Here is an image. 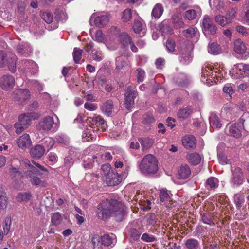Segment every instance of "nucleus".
<instances>
[{"mask_svg": "<svg viewBox=\"0 0 249 249\" xmlns=\"http://www.w3.org/2000/svg\"><path fill=\"white\" fill-rule=\"evenodd\" d=\"M219 185V181L215 177L209 178L205 183V187L208 190H214L217 188Z\"/></svg>", "mask_w": 249, "mask_h": 249, "instance_id": "31", "label": "nucleus"}, {"mask_svg": "<svg viewBox=\"0 0 249 249\" xmlns=\"http://www.w3.org/2000/svg\"><path fill=\"white\" fill-rule=\"evenodd\" d=\"M33 118V114L28 113L20 115L18 117V123L21 125L28 127L30 124L31 121Z\"/></svg>", "mask_w": 249, "mask_h": 249, "instance_id": "28", "label": "nucleus"}, {"mask_svg": "<svg viewBox=\"0 0 249 249\" xmlns=\"http://www.w3.org/2000/svg\"><path fill=\"white\" fill-rule=\"evenodd\" d=\"M92 243L94 249H102L103 245L101 236L97 234L94 235L92 238Z\"/></svg>", "mask_w": 249, "mask_h": 249, "instance_id": "39", "label": "nucleus"}, {"mask_svg": "<svg viewBox=\"0 0 249 249\" xmlns=\"http://www.w3.org/2000/svg\"><path fill=\"white\" fill-rule=\"evenodd\" d=\"M193 112V108L190 106H187L180 109L177 113L178 117L180 119H186Z\"/></svg>", "mask_w": 249, "mask_h": 249, "instance_id": "27", "label": "nucleus"}, {"mask_svg": "<svg viewBox=\"0 0 249 249\" xmlns=\"http://www.w3.org/2000/svg\"><path fill=\"white\" fill-rule=\"evenodd\" d=\"M192 59V57L190 52H187L186 53H182L180 62L183 65L188 64Z\"/></svg>", "mask_w": 249, "mask_h": 249, "instance_id": "44", "label": "nucleus"}, {"mask_svg": "<svg viewBox=\"0 0 249 249\" xmlns=\"http://www.w3.org/2000/svg\"><path fill=\"white\" fill-rule=\"evenodd\" d=\"M27 169L25 174L26 176L29 178V181L33 185H40L42 186H44V182L42 181L37 176L41 177L42 174L41 173L35 166H34L31 161L27 159H25L22 161Z\"/></svg>", "mask_w": 249, "mask_h": 249, "instance_id": "2", "label": "nucleus"}, {"mask_svg": "<svg viewBox=\"0 0 249 249\" xmlns=\"http://www.w3.org/2000/svg\"><path fill=\"white\" fill-rule=\"evenodd\" d=\"M90 125L102 126L105 123L104 119L100 115H95L93 117H89L88 119Z\"/></svg>", "mask_w": 249, "mask_h": 249, "instance_id": "30", "label": "nucleus"}, {"mask_svg": "<svg viewBox=\"0 0 249 249\" xmlns=\"http://www.w3.org/2000/svg\"><path fill=\"white\" fill-rule=\"evenodd\" d=\"M209 73L210 72H208L206 68L202 69V77L201 80L203 82H205V81H207L208 80H211Z\"/></svg>", "mask_w": 249, "mask_h": 249, "instance_id": "62", "label": "nucleus"}, {"mask_svg": "<svg viewBox=\"0 0 249 249\" xmlns=\"http://www.w3.org/2000/svg\"><path fill=\"white\" fill-rule=\"evenodd\" d=\"M7 205V198L6 193L3 192H0V206L2 209L6 207Z\"/></svg>", "mask_w": 249, "mask_h": 249, "instance_id": "56", "label": "nucleus"}, {"mask_svg": "<svg viewBox=\"0 0 249 249\" xmlns=\"http://www.w3.org/2000/svg\"><path fill=\"white\" fill-rule=\"evenodd\" d=\"M127 63L125 61L123 60L121 56H118L116 59V68L118 70L121 69L123 67L126 65Z\"/></svg>", "mask_w": 249, "mask_h": 249, "instance_id": "60", "label": "nucleus"}, {"mask_svg": "<svg viewBox=\"0 0 249 249\" xmlns=\"http://www.w3.org/2000/svg\"><path fill=\"white\" fill-rule=\"evenodd\" d=\"M84 107L89 111H94L97 108V105L94 103L86 102L84 104Z\"/></svg>", "mask_w": 249, "mask_h": 249, "instance_id": "64", "label": "nucleus"}, {"mask_svg": "<svg viewBox=\"0 0 249 249\" xmlns=\"http://www.w3.org/2000/svg\"><path fill=\"white\" fill-rule=\"evenodd\" d=\"M230 72L231 76L235 79L249 77V64L243 63L235 64Z\"/></svg>", "mask_w": 249, "mask_h": 249, "instance_id": "5", "label": "nucleus"}, {"mask_svg": "<svg viewBox=\"0 0 249 249\" xmlns=\"http://www.w3.org/2000/svg\"><path fill=\"white\" fill-rule=\"evenodd\" d=\"M172 194L170 191L166 189H162L160 190L159 194L160 203L162 205H166L171 201Z\"/></svg>", "mask_w": 249, "mask_h": 249, "instance_id": "16", "label": "nucleus"}, {"mask_svg": "<svg viewBox=\"0 0 249 249\" xmlns=\"http://www.w3.org/2000/svg\"><path fill=\"white\" fill-rule=\"evenodd\" d=\"M211 0H209V3L210 6L211 5ZM213 3L214 7H215L217 10H220L224 7L225 0H213Z\"/></svg>", "mask_w": 249, "mask_h": 249, "instance_id": "57", "label": "nucleus"}, {"mask_svg": "<svg viewBox=\"0 0 249 249\" xmlns=\"http://www.w3.org/2000/svg\"><path fill=\"white\" fill-rule=\"evenodd\" d=\"M111 216L118 222L122 221L126 214V207L121 202L112 199Z\"/></svg>", "mask_w": 249, "mask_h": 249, "instance_id": "4", "label": "nucleus"}, {"mask_svg": "<svg viewBox=\"0 0 249 249\" xmlns=\"http://www.w3.org/2000/svg\"><path fill=\"white\" fill-rule=\"evenodd\" d=\"M157 222V218L154 214L151 213L148 215L147 219L148 224L154 226L156 224Z\"/></svg>", "mask_w": 249, "mask_h": 249, "instance_id": "61", "label": "nucleus"}, {"mask_svg": "<svg viewBox=\"0 0 249 249\" xmlns=\"http://www.w3.org/2000/svg\"><path fill=\"white\" fill-rule=\"evenodd\" d=\"M215 21L219 25L223 27L231 23V19L228 18L227 17L220 15H216L215 17Z\"/></svg>", "mask_w": 249, "mask_h": 249, "instance_id": "34", "label": "nucleus"}, {"mask_svg": "<svg viewBox=\"0 0 249 249\" xmlns=\"http://www.w3.org/2000/svg\"><path fill=\"white\" fill-rule=\"evenodd\" d=\"M43 144L45 149H47V151H49L54 145V140L50 137H47L44 139Z\"/></svg>", "mask_w": 249, "mask_h": 249, "instance_id": "51", "label": "nucleus"}, {"mask_svg": "<svg viewBox=\"0 0 249 249\" xmlns=\"http://www.w3.org/2000/svg\"><path fill=\"white\" fill-rule=\"evenodd\" d=\"M210 126L213 128H220L222 124L219 117L214 113H211L209 118Z\"/></svg>", "mask_w": 249, "mask_h": 249, "instance_id": "24", "label": "nucleus"}, {"mask_svg": "<svg viewBox=\"0 0 249 249\" xmlns=\"http://www.w3.org/2000/svg\"><path fill=\"white\" fill-rule=\"evenodd\" d=\"M183 145L187 149H194L196 147V139L192 135H186L182 139Z\"/></svg>", "mask_w": 249, "mask_h": 249, "instance_id": "17", "label": "nucleus"}, {"mask_svg": "<svg viewBox=\"0 0 249 249\" xmlns=\"http://www.w3.org/2000/svg\"><path fill=\"white\" fill-rule=\"evenodd\" d=\"M242 125L240 124H235L231 125L229 128L230 134L236 138L240 137L241 136Z\"/></svg>", "mask_w": 249, "mask_h": 249, "instance_id": "20", "label": "nucleus"}, {"mask_svg": "<svg viewBox=\"0 0 249 249\" xmlns=\"http://www.w3.org/2000/svg\"><path fill=\"white\" fill-rule=\"evenodd\" d=\"M234 51L239 54L246 53L247 48L245 43L241 39H237L234 42Z\"/></svg>", "mask_w": 249, "mask_h": 249, "instance_id": "25", "label": "nucleus"}, {"mask_svg": "<svg viewBox=\"0 0 249 249\" xmlns=\"http://www.w3.org/2000/svg\"><path fill=\"white\" fill-rule=\"evenodd\" d=\"M208 51L209 53L216 55L220 53V47L217 43H212L208 45Z\"/></svg>", "mask_w": 249, "mask_h": 249, "instance_id": "42", "label": "nucleus"}, {"mask_svg": "<svg viewBox=\"0 0 249 249\" xmlns=\"http://www.w3.org/2000/svg\"><path fill=\"white\" fill-rule=\"evenodd\" d=\"M91 18H94V23L96 26L102 27L106 25L109 20V17L107 14L102 13L98 16L94 13L91 17Z\"/></svg>", "mask_w": 249, "mask_h": 249, "instance_id": "10", "label": "nucleus"}, {"mask_svg": "<svg viewBox=\"0 0 249 249\" xmlns=\"http://www.w3.org/2000/svg\"><path fill=\"white\" fill-rule=\"evenodd\" d=\"M201 220L204 224L212 225L214 224L213 215L211 213H205L201 215Z\"/></svg>", "mask_w": 249, "mask_h": 249, "instance_id": "41", "label": "nucleus"}, {"mask_svg": "<svg viewBox=\"0 0 249 249\" xmlns=\"http://www.w3.org/2000/svg\"><path fill=\"white\" fill-rule=\"evenodd\" d=\"M139 141L141 144L142 150H144L151 147L154 142L153 139L148 137L140 138L139 139Z\"/></svg>", "mask_w": 249, "mask_h": 249, "instance_id": "32", "label": "nucleus"}, {"mask_svg": "<svg viewBox=\"0 0 249 249\" xmlns=\"http://www.w3.org/2000/svg\"><path fill=\"white\" fill-rule=\"evenodd\" d=\"M217 157L219 162L220 164L224 165L228 163V160H227V157L223 153L218 151L217 152Z\"/></svg>", "mask_w": 249, "mask_h": 249, "instance_id": "59", "label": "nucleus"}, {"mask_svg": "<svg viewBox=\"0 0 249 249\" xmlns=\"http://www.w3.org/2000/svg\"><path fill=\"white\" fill-rule=\"evenodd\" d=\"M112 199L102 201L98 204L96 210V215L101 220H106L111 216V207Z\"/></svg>", "mask_w": 249, "mask_h": 249, "instance_id": "3", "label": "nucleus"}, {"mask_svg": "<svg viewBox=\"0 0 249 249\" xmlns=\"http://www.w3.org/2000/svg\"><path fill=\"white\" fill-rule=\"evenodd\" d=\"M163 12V8L160 4H156L152 11V16L155 18L160 17Z\"/></svg>", "mask_w": 249, "mask_h": 249, "instance_id": "38", "label": "nucleus"}, {"mask_svg": "<svg viewBox=\"0 0 249 249\" xmlns=\"http://www.w3.org/2000/svg\"><path fill=\"white\" fill-rule=\"evenodd\" d=\"M145 26L142 21L137 19L134 20L133 29L135 33L142 34L141 36H143L145 34Z\"/></svg>", "mask_w": 249, "mask_h": 249, "instance_id": "22", "label": "nucleus"}, {"mask_svg": "<svg viewBox=\"0 0 249 249\" xmlns=\"http://www.w3.org/2000/svg\"><path fill=\"white\" fill-rule=\"evenodd\" d=\"M12 98L20 103L23 104L30 98V92L27 89H18L13 92Z\"/></svg>", "mask_w": 249, "mask_h": 249, "instance_id": "9", "label": "nucleus"}, {"mask_svg": "<svg viewBox=\"0 0 249 249\" xmlns=\"http://www.w3.org/2000/svg\"><path fill=\"white\" fill-rule=\"evenodd\" d=\"M61 220V216L59 213H55L52 216V222L55 226L59 225L60 223Z\"/></svg>", "mask_w": 249, "mask_h": 249, "instance_id": "58", "label": "nucleus"}, {"mask_svg": "<svg viewBox=\"0 0 249 249\" xmlns=\"http://www.w3.org/2000/svg\"><path fill=\"white\" fill-rule=\"evenodd\" d=\"M221 114L222 117H225L227 120L231 119L232 109L229 105L225 104L221 109Z\"/></svg>", "mask_w": 249, "mask_h": 249, "instance_id": "36", "label": "nucleus"}, {"mask_svg": "<svg viewBox=\"0 0 249 249\" xmlns=\"http://www.w3.org/2000/svg\"><path fill=\"white\" fill-rule=\"evenodd\" d=\"M137 95L136 90L132 89L130 86L127 87L125 94V100L124 103L125 105V107L129 110L134 104L135 98Z\"/></svg>", "mask_w": 249, "mask_h": 249, "instance_id": "8", "label": "nucleus"}, {"mask_svg": "<svg viewBox=\"0 0 249 249\" xmlns=\"http://www.w3.org/2000/svg\"><path fill=\"white\" fill-rule=\"evenodd\" d=\"M93 58L96 61H100L103 59V56L100 50H93Z\"/></svg>", "mask_w": 249, "mask_h": 249, "instance_id": "63", "label": "nucleus"}, {"mask_svg": "<svg viewBox=\"0 0 249 249\" xmlns=\"http://www.w3.org/2000/svg\"><path fill=\"white\" fill-rule=\"evenodd\" d=\"M141 240L145 242H154L157 240L156 237L148 233H143L141 236Z\"/></svg>", "mask_w": 249, "mask_h": 249, "instance_id": "50", "label": "nucleus"}, {"mask_svg": "<svg viewBox=\"0 0 249 249\" xmlns=\"http://www.w3.org/2000/svg\"><path fill=\"white\" fill-rule=\"evenodd\" d=\"M203 31L205 35H214L216 33L217 28L212 19L205 16L202 21Z\"/></svg>", "mask_w": 249, "mask_h": 249, "instance_id": "7", "label": "nucleus"}, {"mask_svg": "<svg viewBox=\"0 0 249 249\" xmlns=\"http://www.w3.org/2000/svg\"><path fill=\"white\" fill-rule=\"evenodd\" d=\"M17 53L20 56L27 57L32 53V48L29 44L22 42L18 44L16 47Z\"/></svg>", "mask_w": 249, "mask_h": 249, "instance_id": "12", "label": "nucleus"}, {"mask_svg": "<svg viewBox=\"0 0 249 249\" xmlns=\"http://www.w3.org/2000/svg\"><path fill=\"white\" fill-rule=\"evenodd\" d=\"M82 53L83 50L76 47L74 48L72 54L73 60L76 63H79Z\"/></svg>", "mask_w": 249, "mask_h": 249, "instance_id": "49", "label": "nucleus"}, {"mask_svg": "<svg viewBox=\"0 0 249 249\" xmlns=\"http://www.w3.org/2000/svg\"><path fill=\"white\" fill-rule=\"evenodd\" d=\"M139 169L144 175H154L158 170V161L154 155L147 154L140 163Z\"/></svg>", "mask_w": 249, "mask_h": 249, "instance_id": "1", "label": "nucleus"}, {"mask_svg": "<svg viewBox=\"0 0 249 249\" xmlns=\"http://www.w3.org/2000/svg\"><path fill=\"white\" fill-rule=\"evenodd\" d=\"M105 168L109 169V172L107 176V184L108 186H115L118 185L120 182V179L119 178L117 173H114L113 171H110V168L108 166L103 165L102 169H104Z\"/></svg>", "mask_w": 249, "mask_h": 249, "instance_id": "11", "label": "nucleus"}, {"mask_svg": "<svg viewBox=\"0 0 249 249\" xmlns=\"http://www.w3.org/2000/svg\"><path fill=\"white\" fill-rule=\"evenodd\" d=\"M119 39L121 44L124 47H127L132 41L130 37L128 34L122 33L119 36Z\"/></svg>", "mask_w": 249, "mask_h": 249, "instance_id": "43", "label": "nucleus"}, {"mask_svg": "<svg viewBox=\"0 0 249 249\" xmlns=\"http://www.w3.org/2000/svg\"><path fill=\"white\" fill-rule=\"evenodd\" d=\"M132 18V12L130 9L124 10L123 13L122 20L123 22H126L129 21Z\"/></svg>", "mask_w": 249, "mask_h": 249, "instance_id": "54", "label": "nucleus"}, {"mask_svg": "<svg viewBox=\"0 0 249 249\" xmlns=\"http://www.w3.org/2000/svg\"><path fill=\"white\" fill-rule=\"evenodd\" d=\"M0 84L2 89L7 90L14 86L15 79L10 75H4L1 78Z\"/></svg>", "mask_w": 249, "mask_h": 249, "instance_id": "13", "label": "nucleus"}, {"mask_svg": "<svg viewBox=\"0 0 249 249\" xmlns=\"http://www.w3.org/2000/svg\"><path fill=\"white\" fill-rule=\"evenodd\" d=\"M185 245L188 249H201L199 242L196 239L189 238L186 240Z\"/></svg>", "mask_w": 249, "mask_h": 249, "instance_id": "33", "label": "nucleus"}, {"mask_svg": "<svg viewBox=\"0 0 249 249\" xmlns=\"http://www.w3.org/2000/svg\"><path fill=\"white\" fill-rule=\"evenodd\" d=\"M11 224V219L10 217H7L5 218L3 223V231L5 233H8L9 231Z\"/></svg>", "mask_w": 249, "mask_h": 249, "instance_id": "52", "label": "nucleus"}, {"mask_svg": "<svg viewBox=\"0 0 249 249\" xmlns=\"http://www.w3.org/2000/svg\"><path fill=\"white\" fill-rule=\"evenodd\" d=\"M186 159L188 162L193 165L198 164L201 160L200 155L197 153L188 154L186 156Z\"/></svg>", "mask_w": 249, "mask_h": 249, "instance_id": "26", "label": "nucleus"}, {"mask_svg": "<svg viewBox=\"0 0 249 249\" xmlns=\"http://www.w3.org/2000/svg\"><path fill=\"white\" fill-rule=\"evenodd\" d=\"M102 239V243L105 246H109L111 245H114L116 242L115 235L113 234H106L101 236Z\"/></svg>", "mask_w": 249, "mask_h": 249, "instance_id": "29", "label": "nucleus"}, {"mask_svg": "<svg viewBox=\"0 0 249 249\" xmlns=\"http://www.w3.org/2000/svg\"><path fill=\"white\" fill-rule=\"evenodd\" d=\"M41 18L48 24L52 23L53 20V15L50 12H43L41 14Z\"/></svg>", "mask_w": 249, "mask_h": 249, "instance_id": "55", "label": "nucleus"}, {"mask_svg": "<svg viewBox=\"0 0 249 249\" xmlns=\"http://www.w3.org/2000/svg\"><path fill=\"white\" fill-rule=\"evenodd\" d=\"M23 64V69L27 71H29L32 74L36 73L37 71V67L36 64L32 60H24L22 61Z\"/></svg>", "mask_w": 249, "mask_h": 249, "instance_id": "19", "label": "nucleus"}, {"mask_svg": "<svg viewBox=\"0 0 249 249\" xmlns=\"http://www.w3.org/2000/svg\"><path fill=\"white\" fill-rule=\"evenodd\" d=\"M114 105L111 100H107L101 106V109L103 113L109 116L112 112Z\"/></svg>", "mask_w": 249, "mask_h": 249, "instance_id": "21", "label": "nucleus"}, {"mask_svg": "<svg viewBox=\"0 0 249 249\" xmlns=\"http://www.w3.org/2000/svg\"><path fill=\"white\" fill-rule=\"evenodd\" d=\"M234 202L236 208L240 209L244 202V196L243 194H235L234 196Z\"/></svg>", "mask_w": 249, "mask_h": 249, "instance_id": "46", "label": "nucleus"}, {"mask_svg": "<svg viewBox=\"0 0 249 249\" xmlns=\"http://www.w3.org/2000/svg\"><path fill=\"white\" fill-rule=\"evenodd\" d=\"M176 81L178 85L181 87H185L188 84L189 79L186 74L180 73L176 78Z\"/></svg>", "mask_w": 249, "mask_h": 249, "instance_id": "35", "label": "nucleus"}, {"mask_svg": "<svg viewBox=\"0 0 249 249\" xmlns=\"http://www.w3.org/2000/svg\"><path fill=\"white\" fill-rule=\"evenodd\" d=\"M198 30L196 27H190L182 32L184 36L187 37L192 38L197 33Z\"/></svg>", "mask_w": 249, "mask_h": 249, "instance_id": "47", "label": "nucleus"}, {"mask_svg": "<svg viewBox=\"0 0 249 249\" xmlns=\"http://www.w3.org/2000/svg\"><path fill=\"white\" fill-rule=\"evenodd\" d=\"M45 149L42 145L38 144L31 148L30 154L32 157L38 159L41 158L44 154Z\"/></svg>", "mask_w": 249, "mask_h": 249, "instance_id": "18", "label": "nucleus"}, {"mask_svg": "<svg viewBox=\"0 0 249 249\" xmlns=\"http://www.w3.org/2000/svg\"><path fill=\"white\" fill-rule=\"evenodd\" d=\"M197 11L194 9H191L186 11L184 13V18L188 20H191L196 18L197 13L199 14V12L200 11L199 8H197Z\"/></svg>", "mask_w": 249, "mask_h": 249, "instance_id": "40", "label": "nucleus"}, {"mask_svg": "<svg viewBox=\"0 0 249 249\" xmlns=\"http://www.w3.org/2000/svg\"><path fill=\"white\" fill-rule=\"evenodd\" d=\"M142 231H139L135 228H130L128 231V235L134 240L137 241L139 240Z\"/></svg>", "mask_w": 249, "mask_h": 249, "instance_id": "37", "label": "nucleus"}, {"mask_svg": "<svg viewBox=\"0 0 249 249\" xmlns=\"http://www.w3.org/2000/svg\"><path fill=\"white\" fill-rule=\"evenodd\" d=\"M17 61V57L15 54H12L8 60V65L10 71L14 73L16 71V64Z\"/></svg>", "mask_w": 249, "mask_h": 249, "instance_id": "45", "label": "nucleus"}, {"mask_svg": "<svg viewBox=\"0 0 249 249\" xmlns=\"http://www.w3.org/2000/svg\"><path fill=\"white\" fill-rule=\"evenodd\" d=\"M18 147L22 149L29 148L32 144L30 136L27 134H24L17 140Z\"/></svg>", "mask_w": 249, "mask_h": 249, "instance_id": "15", "label": "nucleus"}, {"mask_svg": "<svg viewBox=\"0 0 249 249\" xmlns=\"http://www.w3.org/2000/svg\"><path fill=\"white\" fill-rule=\"evenodd\" d=\"M95 38V40L99 43H104L107 40L102 31L100 30L96 31Z\"/></svg>", "mask_w": 249, "mask_h": 249, "instance_id": "53", "label": "nucleus"}, {"mask_svg": "<svg viewBox=\"0 0 249 249\" xmlns=\"http://www.w3.org/2000/svg\"><path fill=\"white\" fill-rule=\"evenodd\" d=\"M54 124V120L51 116H47L42 119L38 124V128L40 130L49 131L51 129Z\"/></svg>", "mask_w": 249, "mask_h": 249, "instance_id": "14", "label": "nucleus"}, {"mask_svg": "<svg viewBox=\"0 0 249 249\" xmlns=\"http://www.w3.org/2000/svg\"><path fill=\"white\" fill-rule=\"evenodd\" d=\"M31 196V195L29 192L19 193L17 195L16 200L18 202L27 201Z\"/></svg>", "mask_w": 249, "mask_h": 249, "instance_id": "48", "label": "nucleus"}, {"mask_svg": "<svg viewBox=\"0 0 249 249\" xmlns=\"http://www.w3.org/2000/svg\"><path fill=\"white\" fill-rule=\"evenodd\" d=\"M232 172L230 182L233 187H238L245 181L244 174L242 169L238 167H231Z\"/></svg>", "mask_w": 249, "mask_h": 249, "instance_id": "6", "label": "nucleus"}, {"mask_svg": "<svg viewBox=\"0 0 249 249\" xmlns=\"http://www.w3.org/2000/svg\"><path fill=\"white\" fill-rule=\"evenodd\" d=\"M191 175V170L187 165H182L178 170V177L179 179H186Z\"/></svg>", "mask_w": 249, "mask_h": 249, "instance_id": "23", "label": "nucleus"}]
</instances>
